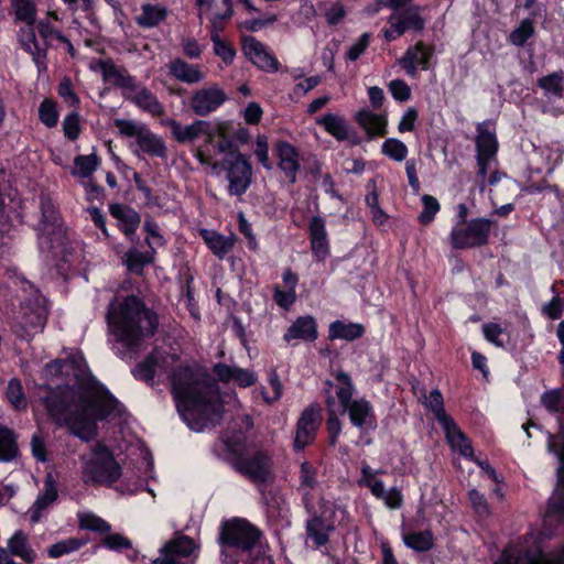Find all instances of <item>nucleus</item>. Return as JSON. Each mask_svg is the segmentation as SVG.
Here are the masks:
<instances>
[{
	"label": "nucleus",
	"instance_id": "1",
	"mask_svg": "<svg viewBox=\"0 0 564 564\" xmlns=\"http://www.w3.org/2000/svg\"><path fill=\"white\" fill-rule=\"evenodd\" d=\"M46 377L65 376L73 387L47 388L41 401L52 421L88 442L97 436V421L120 415L121 404L90 373L79 352L45 366Z\"/></svg>",
	"mask_w": 564,
	"mask_h": 564
},
{
	"label": "nucleus",
	"instance_id": "2",
	"mask_svg": "<svg viewBox=\"0 0 564 564\" xmlns=\"http://www.w3.org/2000/svg\"><path fill=\"white\" fill-rule=\"evenodd\" d=\"M171 383L177 411L191 430L200 432L220 417L218 386L206 373L180 367L171 376Z\"/></svg>",
	"mask_w": 564,
	"mask_h": 564
},
{
	"label": "nucleus",
	"instance_id": "3",
	"mask_svg": "<svg viewBox=\"0 0 564 564\" xmlns=\"http://www.w3.org/2000/svg\"><path fill=\"white\" fill-rule=\"evenodd\" d=\"M106 318L110 334L129 349L152 337L158 327L156 315L134 295L115 297Z\"/></svg>",
	"mask_w": 564,
	"mask_h": 564
},
{
	"label": "nucleus",
	"instance_id": "4",
	"mask_svg": "<svg viewBox=\"0 0 564 564\" xmlns=\"http://www.w3.org/2000/svg\"><path fill=\"white\" fill-rule=\"evenodd\" d=\"M260 538V531L246 520L224 523L219 534L220 564H238V557L246 564H272Z\"/></svg>",
	"mask_w": 564,
	"mask_h": 564
},
{
	"label": "nucleus",
	"instance_id": "5",
	"mask_svg": "<svg viewBox=\"0 0 564 564\" xmlns=\"http://www.w3.org/2000/svg\"><path fill=\"white\" fill-rule=\"evenodd\" d=\"M83 479L86 484L110 486L122 475L113 454L101 443H96L79 456Z\"/></svg>",
	"mask_w": 564,
	"mask_h": 564
},
{
	"label": "nucleus",
	"instance_id": "6",
	"mask_svg": "<svg viewBox=\"0 0 564 564\" xmlns=\"http://www.w3.org/2000/svg\"><path fill=\"white\" fill-rule=\"evenodd\" d=\"M334 388L336 398L344 412L348 413L350 423L361 431L376 427V416L371 403L364 399H352L356 388L351 378L344 371L335 373V382L328 383Z\"/></svg>",
	"mask_w": 564,
	"mask_h": 564
},
{
	"label": "nucleus",
	"instance_id": "7",
	"mask_svg": "<svg viewBox=\"0 0 564 564\" xmlns=\"http://www.w3.org/2000/svg\"><path fill=\"white\" fill-rule=\"evenodd\" d=\"M46 319V300L37 290H32L14 313L12 330L21 339L29 340L43 330Z\"/></svg>",
	"mask_w": 564,
	"mask_h": 564
},
{
	"label": "nucleus",
	"instance_id": "8",
	"mask_svg": "<svg viewBox=\"0 0 564 564\" xmlns=\"http://www.w3.org/2000/svg\"><path fill=\"white\" fill-rule=\"evenodd\" d=\"M214 171H226L228 192L230 195L240 196L247 192L251 184L252 169L247 158L238 151L229 152L221 161L213 164Z\"/></svg>",
	"mask_w": 564,
	"mask_h": 564
},
{
	"label": "nucleus",
	"instance_id": "9",
	"mask_svg": "<svg viewBox=\"0 0 564 564\" xmlns=\"http://www.w3.org/2000/svg\"><path fill=\"white\" fill-rule=\"evenodd\" d=\"M115 126L121 135L133 138L142 152L158 158L166 155L165 142L160 135L152 132L145 123L135 120L116 119Z\"/></svg>",
	"mask_w": 564,
	"mask_h": 564
},
{
	"label": "nucleus",
	"instance_id": "10",
	"mask_svg": "<svg viewBox=\"0 0 564 564\" xmlns=\"http://www.w3.org/2000/svg\"><path fill=\"white\" fill-rule=\"evenodd\" d=\"M306 510L311 517L306 521V535L314 547H321L328 543L329 534L335 530L332 514L333 506L322 500L321 509L317 510L312 501L306 499Z\"/></svg>",
	"mask_w": 564,
	"mask_h": 564
},
{
	"label": "nucleus",
	"instance_id": "11",
	"mask_svg": "<svg viewBox=\"0 0 564 564\" xmlns=\"http://www.w3.org/2000/svg\"><path fill=\"white\" fill-rule=\"evenodd\" d=\"M491 221L485 218L470 220L467 225L456 226L452 234V245L456 249L482 246L487 242Z\"/></svg>",
	"mask_w": 564,
	"mask_h": 564
},
{
	"label": "nucleus",
	"instance_id": "12",
	"mask_svg": "<svg viewBox=\"0 0 564 564\" xmlns=\"http://www.w3.org/2000/svg\"><path fill=\"white\" fill-rule=\"evenodd\" d=\"M381 470H373L368 464H362L360 468V478L357 484L360 487H366L377 498L384 502L390 509H399L402 506L403 497L401 491L393 487L386 489L383 481L377 478Z\"/></svg>",
	"mask_w": 564,
	"mask_h": 564
},
{
	"label": "nucleus",
	"instance_id": "13",
	"mask_svg": "<svg viewBox=\"0 0 564 564\" xmlns=\"http://www.w3.org/2000/svg\"><path fill=\"white\" fill-rule=\"evenodd\" d=\"M228 99L226 91L216 83L195 89L188 100L191 110L206 117L218 110Z\"/></svg>",
	"mask_w": 564,
	"mask_h": 564
},
{
	"label": "nucleus",
	"instance_id": "14",
	"mask_svg": "<svg viewBox=\"0 0 564 564\" xmlns=\"http://www.w3.org/2000/svg\"><path fill=\"white\" fill-rule=\"evenodd\" d=\"M235 467L240 474L245 475L254 484L265 482L271 476L270 458L262 452L239 458Z\"/></svg>",
	"mask_w": 564,
	"mask_h": 564
},
{
	"label": "nucleus",
	"instance_id": "15",
	"mask_svg": "<svg viewBox=\"0 0 564 564\" xmlns=\"http://www.w3.org/2000/svg\"><path fill=\"white\" fill-rule=\"evenodd\" d=\"M321 420V408L316 404L310 405L302 412L294 438L295 449H303L314 441Z\"/></svg>",
	"mask_w": 564,
	"mask_h": 564
},
{
	"label": "nucleus",
	"instance_id": "16",
	"mask_svg": "<svg viewBox=\"0 0 564 564\" xmlns=\"http://www.w3.org/2000/svg\"><path fill=\"white\" fill-rule=\"evenodd\" d=\"M163 124L171 129L173 138L180 143L192 142L199 135H207V141L213 142L215 137L210 122L205 120H195L188 126H182L176 120L167 118Z\"/></svg>",
	"mask_w": 564,
	"mask_h": 564
},
{
	"label": "nucleus",
	"instance_id": "17",
	"mask_svg": "<svg viewBox=\"0 0 564 564\" xmlns=\"http://www.w3.org/2000/svg\"><path fill=\"white\" fill-rule=\"evenodd\" d=\"M199 17L207 19L210 30L223 31L232 15L230 0H197Z\"/></svg>",
	"mask_w": 564,
	"mask_h": 564
},
{
	"label": "nucleus",
	"instance_id": "18",
	"mask_svg": "<svg viewBox=\"0 0 564 564\" xmlns=\"http://www.w3.org/2000/svg\"><path fill=\"white\" fill-rule=\"evenodd\" d=\"M90 69L100 73L105 83L129 90L134 88V79L129 73L111 59H98L90 63Z\"/></svg>",
	"mask_w": 564,
	"mask_h": 564
},
{
	"label": "nucleus",
	"instance_id": "19",
	"mask_svg": "<svg viewBox=\"0 0 564 564\" xmlns=\"http://www.w3.org/2000/svg\"><path fill=\"white\" fill-rule=\"evenodd\" d=\"M243 53L258 68L264 72L278 70V61L267 46L252 36L243 39Z\"/></svg>",
	"mask_w": 564,
	"mask_h": 564
},
{
	"label": "nucleus",
	"instance_id": "20",
	"mask_svg": "<svg viewBox=\"0 0 564 564\" xmlns=\"http://www.w3.org/2000/svg\"><path fill=\"white\" fill-rule=\"evenodd\" d=\"M433 55V48L423 42H417L406 50L404 56L399 61L402 68L410 76L414 77L419 69H427L429 61Z\"/></svg>",
	"mask_w": 564,
	"mask_h": 564
},
{
	"label": "nucleus",
	"instance_id": "21",
	"mask_svg": "<svg viewBox=\"0 0 564 564\" xmlns=\"http://www.w3.org/2000/svg\"><path fill=\"white\" fill-rule=\"evenodd\" d=\"M58 496L56 482L52 474H47L44 480L43 489L32 507L28 510L26 516L32 523H36L42 518V512L56 501Z\"/></svg>",
	"mask_w": 564,
	"mask_h": 564
},
{
	"label": "nucleus",
	"instance_id": "22",
	"mask_svg": "<svg viewBox=\"0 0 564 564\" xmlns=\"http://www.w3.org/2000/svg\"><path fill=\"white\" fill-rule=\"evenodd\" d=\"M275 152L280 170L291 183H294L300 169V154L297 150L289 142L280 141L275 145Z\"/></svg>",
	"mask_w": 564,
	"mask_h": 564
},
{
	"label": "nucleus",
	"instance_id": "23",
	"mask_svg": "<svg viewBox=\"0 0 564 564\" xmlns=\"http://www.w3.org/2000/svg\"><path fill=\"white\" fill-rule=\"evenodd\" d=\"M316 338V321L310 315L297 317L283 335V339L289 344L297 340L314 341Z\"/></svg>",
	"mask_w": 564,
	"mask_h": 564
},
{
	"label": "nucleus",
	"instance_id": "24",
	"mask_svg": "<svg viewBox=\"0 0 564 564\" xmlns=\"http://www.w3.org/2000/svg\"><path fill=\"white\" fill-rule=\"evenodd\" d=\"M170 74L177 80L187 85L202 83L206 75L198 65L189 64L182 58H174L169 63Z\"/></svg>",
	"mask_w": 564,
	"mask_h": 564
},
{
	"label": "nucleus",
	"instance_id": "25",
	"mask_svg": "<svg viewBox=\"0 0 564 564\" xmlns=\"http://www.w3.org/2000/svg\"><path fill=\"white\" fill-rule=\"evenodd\" d=\"M311 248L315 258L319 261L325 260L329 253V245L325 221L321 217L312 218L310 223Z\"/></svg>",
	"mask_w": 564,
	"mask_h": 564
},
{
	"label": "nucleus",
	"instance_id": "26",
	"mask_svg": "<svg viewBox=\"0 0 564 564\" xmlns=\"http://www.w3.org/2000/svg\"><path fill=\"white\" fill-rule=\"evenodd\" d=\"M214 372L220 381H234L241 388L250 387L257 381V376L252 371L239 368L237 366L218 364L215 366Z\"/></svg>",
	"mask_w": 564,
	"mask_h": 564
},
{
	"label": "nucleus",
	"instance_id": "27",
	"mask_svg": "<svg viewBox=\"0 0 564 564\" xmlns=\"http://www.w3.org/2000/svg\"><path fill=\"white\" fill-rule=\"evenodd\" d=\"M137 107L152 116H161L164 113L163 105L158 100L148 88L140 87L134 84V88L129 89L127 96Z\"/></svg>",
	"mask_w": 564,
	"mask_h": 564
},
{
	"label": "nucleus",
	"instance_id": "28",
	"mask_svg": "<svg viewBox=\"0 0 564 564\" xmlns=\"http://www.w3.org/2000/svg\"><path fill=\"white\" fill-rule=\"evenodd\" d=\"M495 564H564V550L555 561L551 562L532 556L518 546H509L503 551L500 560Z\"/></svg>",
	"mask_w": 564,
	"mask_h": 564
},
{
	"label": "nucleus",
	"instance_id": "29",
	"mask_svg": "<svg viewBox=\"0 0 564 564\" xmlns=\"http://www.w3.org/2000/svg\"><path fill=\"white\" fill-rule=\"evenodd\" d=\"M196 550L197 545L192 538L184 534H176L160 549V553L182 561L194 554Z\"/></svg>",
	"mask_w": 564,
	"mask_h": 564
},
{
	"label": "nucleus",
	"instance_id": "30",
	"mask_svg": "<svg viewBox=\"0 0 564 564\" xmlns=\"http://www.w3.org/2000/svg\"><path fill=\"white\" fill-rule=\"evenodd\" d=\"M19 42L22 47L32 55L39 72L46 69L45 52L39 47L36 43L35 32L33 25L22 28L19 32Z\"/></svg>",
	"mask_w": 564,
	"mask_h": 564
},
{
	"label": "nucleus",
	"instance_id": "31",
	"mask_svg": "<svg viewBox=\"0 0 564 564\" xmlns=\"http://www.w3.org/2000/svg\"><path fill=\"white\" fill-rule=\"evenodd\" d=\"M447 442L453 451L459 452L464 457L473 458V447L466 435L460 431L457 424L452 420L448 424L442 426Z\"/></svg>",
	"mask_w": 564,
	"mask_h": 564
},
{
	"label": "nucleus",
	"instance_id": "32",
	"mask_svg": "<svg viewBox=\"0 0 564 564\" xmlns=\"http://www.w3.org/2000/svg\"><path fill=\"white\" fill-rule=\"evenodd\" d=\"M110 214L119 221V225L127 236L135 232L140 225L139 214L131 207L116 204L110 207Z\"/></svg>",
	"mask_w": 564,
	"mask_h": 564
},
{
	"label": "nucleus",
	"instance_id": "33",
	"mask_svg": "<svg viewBox=\"0 0 564 564\" xmlns=\"http://www.w3.org/2000/svg\"><path fill=\"white\" fill-rule=\"evenodd\" d=\"M200 235L213 253L220 259L234 248L235 239L232 236H223L214 230L207 229L202 230Z\"/></svg>",
	"mask_w": 564,
	"mask_h": 564
},
{
	"label": "nucleus",
	"instance_id": "34",
	"mask_svg": "<svg viewBox=\"0 0 564 564\" xmlns=\"http://www.w3.org/2000/svg\"><path fill=\"white\" fill-rule=\"evenodd\" d=\"M357 122L371 137L384 135L387 130V119L382 115H377L370 110L362 109L356 116Z\"/></svg>",
	"mask_w": 564,
	"mask_h": 564
},
{
	"label": "nucleus",
	"instance_id": "35",
	"mask_svg": "<svg viewBox=\"0 0 564 564\" xmlns=\"http://www.w3.org/2000/svg\"><path fill=\"white\" fill-rule=\"evenodd\" d=\"M476 149L477 154L496 155L498 142L494 129L487 122L477 126Z\"/></svg>",
	"mask_w": 564,
	"mask_h": 564
},
{
	"label": "nucleus",
	"instance_id": "36",
	"mask_svg": "<svg viewBox=\"0 0 564 564\" xmlns=\"http://www.w3.org/2000/svg\"><path fill=\"white\" fill-rule=\"evenodd\" d=\"M166 357L163 358L152 354L134 368L133 375L140 380L151 381L154 376L163 369V365L166 364Z\"/></svg>",
	"mask_w": 564,
	"mask_h": 564
},
{
	"label": "nucleus",
	"instance_id": "37",
	"mask_svg": "<svg viewBox=\"0 0 564 564\" xmlns=\"http://www.w3.org/2000/svg\"><path fill=\"white\" fill-rule=\"evenodd\" d=\"M539 87L547 98H562L564 94V72L558 70L538 80Z\"/></svg>",
	"mask_w": 564,
	"mask_h": 564
},
{
	"label": "nucleus",
	"instance_id": "38",
	"mask_svg": "<svg viewBox=\"0 0 564 564\" xmlns=\"http://www.w3.org/2000/svg\"><path fill=\"white\" fill-rule=\"evenodd\" d=\"M317 124L324 127V129L339 141L348 138V126L346 120L334 113H327L316 120Z\"/></svg>",
	"mask_w": 564,
	"mask_h": 564
},
{
	"label": "nucleus",
	"instance_id": "39",
	"mask_svg": "<svg viewBox=\"0 0 564 564\" xmlns=\"http://www.w3.org/2000/svg\"><path fill=\"white\" fill-rule=\"evenodd\" d=\"M8 549L12 555L21 557L26 563H33L36 558L35 552L28 543L26 535L21 531L15 532L9 540Z\"/></svg>",
	"mask_w": 564,
	"mask_h": 564
},
{
	"label": "nucleus",
	"instance_id": "40",
	"mask_svg": "<svg viewBox=\"0 0 564 564\" xmlns=\"http://www.w3.org/2000/svg\"><path fill=\"white\" fill-rule=\"evenodd\" d=\"M19 454L15 434L12 430L0 425V462H11Z\"/></svg>",
	"mask_w": 564,
	"mask_h": 564
},
{
	"label": "nucleus",
	"instance_id": "41",
	"mask_svg": "<svg viewBox=\"0 0 564 564\" xmlns=\"http://www.w3.org/2000/svg\"><path fill=\"white\" fill-rule=\"evenodd\" d=\"M166 17V10L160 4H143L137 17V22L143 28H153L163 21Z\"/></svg>",
	"mask_w": 564,
	"mask_h": 564
},
{
	"label": "nucleus",
	"instance_id": "42",
	"mask_svg": "<svg viewBox=\"0 0 564 564\" xmlns=\"http://www.w3.org/2000/svg\"><path fill=\"white\" fill-rule=\"evenodd\" d=\"M100 163L97 154L91 153L88 155H77L74 160V169L72 174L77 177H89L98 167Z\"/></svg>",
	"mask_w": 564,
	"mask_h": 564
},
{
	"label": "nucleus",
	"instance_id": "43",
	"mask_svg": "<svg viewBox=\"0 0 564 564\" xmlns=\"http://www.w3.org/2000/svg\"><path fill=\"white\" fill-rule=\"evenodd\" d=\"M364 333V328L358 324H344L341 322H334L329 326V337L340 338L346 340H354L359 338Z\"/></svg>",
	"mask_w": 564,
	"mask_h": 564
},
{
	"label": "nucleus",
	"instance_id": "44",
	"mask_svg": "<svg viewBox=\"0 0 564 564\" xmlns=\"http://www.w3.org/2000/svg\"><path fill=\"white\" fill-rule=\"evenodd\" d=\"M15 18L28 25H34L36 6L34 0H10Z\"/></svg>",
	"mask_w": 564,
	"mask_h": 564
},
{
	"label": "nucleus",
	"instance_id": "45",
	"mask_svg": "<svg viewBox=\"0 0 564 564\" xmlns=\"http://www.w3.org/2000/svg\"><path fill=\"white\" fill-rule=\"evenodd\" d=\"M326 405L328 408V419L326 422L329 434V445L335 446L341 433V422L335 412V398L330 394L326 397Z\"/></svg>",
	"mask_w": 564,
	"mask_h": 564
},
{
	"label": "nucleus",
	"instance_id": "46",
	"mask_svg": "<svg viewBox=\"0 0 564 564\" xmlns=\"http://www.w3.org/2000/svg\"><path fill=\"white\" fill-rule=\"evenodd\" d=\"M85 543L86 542L82 539L68 538L51 545L47 549V554L51 558H57L78 551Z\"/></svg>",
	"mask_w": 564,
	"mask_h": 564
},
{
	"label": "nucleus",
	"instance_id": "47",
	"mask_svg": "<svg viewBox=\"0 0 564 564\" xmlns=\"http://www.w3.org/2000/svg\"><path fill=\"white\" fill-rule=\"evenodd\" d=\"M425 405L434 413L441 426L448 424L453 420L445 412L443 395L438 390L431 391L429 397L425 398Z\"/></svg>",
	"mask_w": 564,
	"mask_h": 564
},
{
	"label": "nucleus",
	"instance_id": "48",
	"mask_svg": "<svg viewBox=\"0 0 564 564\" xmlns=\"http://www.w3.org/2000/svg\"><path fill=\"white\" fill-rule=\"evenodd\" d=\"M403 541L408 547L417 552H425L433 546V535L430 531L411 532L404 534Z\"/></svg>",
	"mask_w": 564,
	"mask_h": 564
},
{
	"label": "nucleus",
	"instance_id": "49",
	"mask_svg": "<svg viewBox=\"0 0 564 564\" xmlns=\"http://www.w3.org/2000/svg\"><path fill=\"white\" fill-rule=\"evenodd\" d=\"M6 398L14 409H26V399L20 380L13 378L8 382L6 388Z\"/></svg>",
	"mask_w": 564,
	"mask_h": 564
},
{
	"label": "nucleus",
	"instance_id": "50",
	"mask_svg": "<svg viewBox=\"0 0 564 564\" xmlns=\"http://www.w3.org/2000/svg\"><path fill=\"white\" fill-rule=\"evenodd\" d=\"M221 31L210 30V40L214 44V53L226 64H230L236 55L232 46L220 37Z\"/></svg>",
	"mask_w": 564,
	"mask_h": 564
},
{
	"label": "nucleus",
	"instance_id": "51",
	"mask_svg": "<svg viewBox=\"0 0 564 564\" xmlns=\"http://www.w3.org/2000/svg\"><path fill=\"white\" fill-rule=\"evenodd\" d=\"M41 213L43 231L47 234L53 232L55 227L58 225V216L50 198H42Z\"/></svg>",
	"mask_w": 564,
	"mask_h": 564
},
{
	"label": "nucleus",
	"instance_id": "52",
	"mask_svg": "<svg viewBox=\"0 0 564 564\" xmlns=\"http://www.w3.org/2000/svg\"><path fill=\"white\" fill-rule=\"evenodd\" d=\"M381 151L384 155L397 162L404 161L409 152L408 147L394 138L387 139L382 143Z\"/></svg>",
	"mask_w": 564,
	"mask_h": 564
},
{
	"label": "nucleus",
	"instance_id": "53",
	"mask_svg": "<svg viewBox=\"0 0 564 564\" xmlns=\"http://www.w3.org/2000/svg\"><path fill=\"white\" fill-rule=\"evenodd\" d=\"M301 485L300 490L303 492L304 505L306 506V499H310V490L313 489L316 485V471L314 467L308 463H303L301 465Z\"/></svg>",
	"mask_w": 564,
	"mask_h": 564
},
{
	"label": "nucleus",
	"instance_id": "54",
	"mask_svg": "<svg viewBox=\"0 0 564 564\" xmlns=\"http://www.w3.org/2000/svg\"><path fill=\"white\" fill-rule=\"evenodd\" d=\"M534 33L533 23L531 20L525 19L521 21L520 25L513 30L509 35V41L517 46H522L528 39Z\"/></svg>",
	"mask_w": 564,
	"mask_h": 564
},
{
	"label": "nucleus",
	"instance_id": "55",
	"mask_svg": "<svg viewBox=\"0 0 564 564\" xmlns=\"http://www.w3.org/2000/svg\"><path fill=\"white\" fill-rule=\"evenodd\" d=\"M39 117L42 123L46 127H55L58 120V112L56 105L50 99H45L39 107Z\"/></svg>",
	"mask_w": 564,
	"mask_h": 564
},
{
	"label": "nucleus",
	"instance_id": "56",
	"mask_svg": "<svg viewBox=\"0 0 564 564\" xmlns=\"http://www.w3.org/2000/svg\"><path fill=\"white\" fill-rule=\"evenodd\" d=\"M422 204L423 210L419 215V220L422 224L427 225L434 219L435 215L438 213L440 203L435 197L431 195H424L422 197Z\"/></svg>",
	"mask_w": 564,
	"mask_h": 564
},
{
	"label": "nucleus",
	"instance_id": "57",
	"mask_svg": "<svg viewBox=\"0 0 564 564\" xmlns=\"http://www.w3.org/2000/svg\"><path fill=\"white\" fill-rule=\"evenodd\" d=\"M126 261L129 270L139 272L142 268L152 261V258L147 252H140L137 250H130L126 254Z\"/></svg>",
	"mask_w": 564,
	"mask_h": 564
},
{
	"label": "nucleus",
	"instance_id": "58",
	"mask_svg": "<svg viewBox=\"0 0 564 564\" xmlns=\"http://www.w3.org/2000/svg\"><path fill=\"white\" fill-rule=\"evenodd\" d=\"M370 43V34L364 33L361 34L347 50L346 58L348 61L355 62L357 61L361 54L367 50Z\"/></svg>",
	"mask_w": 564,
	"mask_h": 564
},
{
	"label": "nucleus",
	"instance_id": "59",
	"mask_svg": "<svg viewBox=\"0 0 564 564\" xmlns=\"http://www.w3.org/2000/svg\"><path fill=\"white\" fill-rule=\"evenodd\" d=\"M63 131L69 140H76L80 133L79 115L77 112L68 113L63 120Z\"/></svg>",
	"mask_w": 564,
	"mask_h": 564
},
{
	"label": "nucleus",
	"instance_id": "60",
	"mask_svg": "<svg viewBox=\"0 0 564 564\" xmlns=\"http://www.w3.org/2000/svg\"><path fill=\"white\" fill-rule=\"evenodd\" d=\"M469 501L479 517H488L490 513L489 506L485 496L476 489H471L468 492Z\"/></svg>",
	"mask_w": 564,
	"mask_h": 564
},
{
	"label": "nucleus",
	"instance_id": "61",
	"mask_svg": "<svg viewBox=\"0 0 564 564\" xmlns=\"http://www.w3.org/2000/svg\"><path fill=\"white\" fill-rule=\"evenodd\" d=\"M80 525L84 529L102 533L110 530L109 523H107L104 519L90 513L82 516Z\"/></svg>",
	"mask_w": 564,
	"mask_h": 564
},
{
	"label": "nucleus",
	"instance_id": "62",
	"mask_svg": "<svg viewBox=\"0 0 564 564\" xmlns=\"http://www.w3.org/2000/svg\"><path fill=\"white\" fill-rule=\"evenodd\" d=\"M58 95L68 106H77L79 104V98L75 94L72 82L69 78H63L58 85Z\"/></svg>",
	"mask_w": 564,
	"mask_h": 564
},
{
	"label": "nucleus",
	"instance_id": "63",
	"mask_svg": "<svg viewBox=\"0 0 564 564\" xmlns=\"http://www.w3.org/2000/svg\"><path fill=\"white\" fill-rule=\"evenodd\" d=\"M254 154L264 169H271V163L269 159V143L267 137L258 135L256 141Z\"/></svg>",
	"mask_w": 564,
	"mask_h": 564
},
{
	"label": "nucleus",
	"instance_id": "64",
	"mask_svg": "<svg viewBox=\"0 0 564 564\" xmlns=\"http://www.w3.org/2000/svg\"><path fill=\"white\" fill-rule=\"evenodd\" d=\"M296 299V293L294 290H282L280 286L274 288L273 300L275 303L282 308H290L293 305Z\"/></svg>",
	"mask_w": 564,
	"mask_h": 564
}]
</instances>
